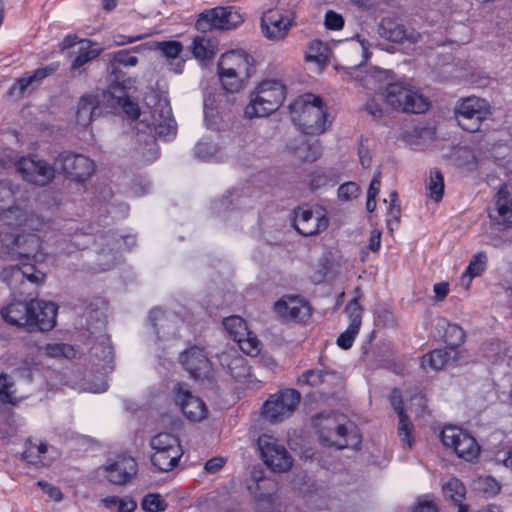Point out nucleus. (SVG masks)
<instances>
[{"mask_svg": "<svg viewBox=\"0 0 512 512\" xmlns=\"http://www.w3.org/2000/svg\"><path fill=\"white\" fill-rule=\"evenodd\" d=\"M147 127V134H139V140H143L136 148L139 161L143 163L153 162L158 158L159 149L155 137L169 138L176 134V124L172 116V109L164 99H159L148 113L144 112V118L140 123Z\"/></svg>", "mask_w": 512, "mask_h": 512, "instance_id": "f257e3e1", "label": "nucleus"}, {"mask_svg": "<svg viewBox=\"0 0 512 512\" xmlns=\"http://www.w3.org/2000/svg\"><path fill=\"white\" fill-rule=\"evenodd\" d=\"M292 121L306 135L324 133L331 122L323 100L314 94H304L289 106Z\"/></svg>", "mask_w": 512, "mask_h": 512, "instance_id": "f03ea898", "label": "nucleus"}, {"mask_svg": "<svg viewBox=\"0 0 512 512\" xmlns=\"http://www.w3.org/2000/svg\"><path fill=\"white\" fill-rule=\"evenodd\" d=\"M315 426L318 429L319 439L325 446L356 449L361 443L356 427L347 421L344 415L320 414L315 418Z\"/></svg>", "mask_w": 512, "mask_h": 512, "instance_id": "7ed1b4c3", "label": "nucleus"}, {"mask_svg": "<svg viewBox=\"0 0 512 512\" xmlns=\"http://www.w3.org/2000/svg\"><path fill=\"white\" fill-rule=\"evenodd\" d=\"M286 98V86L279 80L261 81L249 95L245 116L249 119L265 117L276 111Z\"/></svg>", "mask_w": 512, "mask_h": 512, "instance_id": "20e7f679", "label": "nucleus"}, {"mask_svg": "<svg viewBox=\"0 0 512 512\" xmlns=\"http://www.w3.org/2000/svg\"><path fill=\"white\" fill-rule=\"evenodd\" d=\"M295 4L290 0H278L261 18L263 35L272 41L284 39L294 25Z\"/></svg>", "mask_w": 512, "mask_h": 512, "instance_id": "39448f33", "label": "nucleus"}, {"mask_svg": "<svg viewBox=\"0 0 512 512\" xmlns=\"http://www.w3.org/2000/svg\"><path fill=\"white\" fill-rule=\"evenodd\" d=\"M152 454L151 463L161 472H169L176 468L183 455L179 439L171 433H159L150 440Z\"/></svg>", "mask_w": 512, "mask_h": 512, "instance_id": "423d86ee", "label": "nucleus"}, {"mask_svg": "<svg viewBox=\"0 0 512 512\" xmlns=\"http://www.w3.org/2000/svg\"><path fill=\"white\" fill-rule=\"evenodd\" d=\"M385 100L391 107L407 113L420 114L428 110L430 102L417 89L403 82L389 84Z\"/></svg>", "mask_w": 512, "mask_h": 512, "instance_id": "0eeeda50", "label": "nucleus"}, {"mask_svg": "<svg viewBox=\"0 0 512 512\" xmlns=\"http://www.w3.org/2000/svg\"><path fill=\"white\" fill-rule=\"evenodd\" d=\"M261 459L273 472H287L293 465V458L275 437L263 434L257 441Z\"/></svg>", "mask_w": 512, "mask_h": 512, "instance_id": "6e6552de", "label": "nucleus"}, {"mask_svg": "<svg viewBox=\"0 0 512 512\" xmlns=\"http://www.w3.org/2000/svg\"><path fill=\"white\" fill-rule=\"evenodd\" d=\"M455 113L459 126L473 133L480 129L482 121L487 119L490 111L486 100L468 97L457 104Z\"/></svg>", "mask_w": 512, "mask_h": 512, "instance_id": "1a4fd4ad", "label": "nucleus"}, {"mask_svg": "<svg viewBox=\"0 0 512 512\" xmlns=\"http://www.w3.org/2000/svg\"><path fill=\"white\" fill-rule=\"evenodd\" d=\"M243 22V17L234 7H216L203 12L196 22L201 32L213 29L230 30Z\"/></svg>", "mask_w": 512, "mask_h": 512, "instance_id": "9d476101", "label": "nucleus"}, {"mask_svg": "<svg viewBox=\"0 0 512 512\" xmlns=\"http://www.w3.org/2000/svg\"><path fill=\"white\" fill-rule=\"evenodd\" d=\"M300 401V394L287 389L271 396L263 405V414L271 422H281L290 417Z\"/></svg>", "mask_w": 512, "mask_h": 512, "instance_id": "9b49d317", "label": "nucleus"}, {"mask_svg": "<svg viewBox=\"0 0 512 512\" xmlns=\"http://www.w3.org/2000/svg\"><path fill=\"white\" fill-rule=\"evenodd\" d=\"M329 220L321 208L299 207L293 225L304 236L316 235L328 227Z\"/></svg>", "mask_w": 512, "mask_h": 512, "instance_id": "f8f14e48", "label": "nucleus"}, {"mask_svg": "<svg viewBox=\"0 0 512 512\" xmlns=\"http://www.w3.org/2000/svg\"><path fill=\"white\" fill-rule=\"evenodd\" d=\"M175 402L183 415L190 421L199 422L208 415L204 401L188 389L187 385L178 383L174 387Z\"/></svg>", "mask_w": 512, "mask_h": 512, "instance_id": "ddd939ff", "label": "nucleus"}, {"mask_svg": "<svg viewBox=\"0 0 512 512\" xmlns=\"http://www.w3.org/2000/svg\"><path fill=\"white\" fill-rule=\"evenodd\" d=\"M16 166L23 179L35 185L45 186L54 178V168L43 160L22 157Z\"/></svg>", "mask_w": 512, "mask_h": 512, "instance_id": "4468645a", "label": "nucleus"}, {"mask_svg": "<svg viewBox=\"0 0 512 512\" xmlns=\"http://www.w3.org/2000/svg\"><path fill=\"white\" fill-rule=\"evenodd\" d=\"M56 164L73 180L81 182L87 180L94 172V163L82 154L63 152L59 154Z\"/></svg>", "mask_w": 512, "mask_h": 512, "instance_id": "2eb2a0df", "label": "nucleus"}, {"mask_svg": "<svg viewBox=\"0 0 512 512\" xmlns=\"http://www.w3.org/2000/svg\"><path fill=\"white\" fill-rule=\"evenodd\" d=\"M103 469L110 483L124 486L136 476L137 463L130 456L118 455L115 459H109Z\"/></svg>", "mask_w": 512, "mask_h": 512, "instance_id": "dca6fc26", "label": "nucleus"}, {"mask_svg": "<svg viewBox=\"0 0 512 512\" xmlns=\"http://www.w3.org/2000/svg\"><path fill=\"white\" fill-rule=\"evenodd\" d=\"M182 367L195 379L208 378L211 374V363L203 348L191 346L179 355Z\"/></svg>", "mask_w": 512, "mask_h": 512, "instance_id": "f3484780", "label": "nucleus"}, {"mask_svg": "<svg viewBox=\"0 0 512 512\" xmlns=\"http://www.w3.org/2000/svg\"><path fill=\"white\" fill-rule=\"evenodd\" d=\"M355 294V297L350 300L345 307V312L350 320V324L337 339V344L343 349L352 347L362 323V307L359 304L361 297L360 288L355 289Z\"/></svg>", "mask_w": 512, "mask_h": 512, "instance_id": "a211bd4d", "label": "nucleus"}, {"mask_svg": "<svg viewBox=\"0 0 512 512\" xmlns=\"http://www.w3.org/2000/svg\"><path fill=\"white\" fill-rule=\"evenodd\" d=\"M218 67L225 72H236L240 77L250 78L255 71V60L243 50H231L222 54Z\"/></svg>", "mask_w": 512, "mask_h": 512, "instance_id": "6ab92c4d", "label": "nucleus"}, {"mask_svg": "<svg viewBox=\"0 0 512 512\" xmlns=\"http://www.w3.org/2000/svg\"><path fill=\"white\" fill-rule=\"evenodd\" d=\"M1 279L11 288H17L25 280L38 284L44 281L45 274L37 270L34 265L22 263L5 267L1 272Z\"/></svg>", "mask_w": 512, "mask_h": 512, "instance_id": "aec40b11", "label": "nucleus"}, {"mask_svg": "<svg viewBox=\"0 0 512 512\" xmlns=\"http://www.w3.org/2000/svg\"><path fill=\"white\" fill-rule=\"evenodd\" d=\"M134 84V79L129 78L120 81L116 78L109 86V93L115 104L119 105L123 112L133 120L137 119L141 114L138 104L127 95V90L133 88Z\"/></svg>", "mask_w": 512, "mask_h": 512, "instance_id": "412c9836", "label": "nucleus"}, {"mask_svg": "<svg viewBox=\"0 0 512 512\" xmlns=\"http://www.w3.org/2000/svg\"><path fill=\"white\" fill-rule=\"evenodd\" d=\"M6 224L13 227H19L31 231H45L49 228L50 222L32 211L22 207H15L8 213H5Z\"/></svg>", "mask_w": 512, "mask_h": 512, "instance_id": "4be33fe9", "label": "nucleus"}, {"mask_svg": "<svg viewBox=\"0 0 512 512\" xmlns=\"http://www.w3.org/2000/svg\"><path fill=\"white\" fill-rule=\"evenodd\" d=\"M275 313L283 319H304L310 315V306L298 296H283L274 304Z\"/></svg>", "mask_w": 512, "mask_h": 512, "instance_id": "5701e85b", "label": "nucleus"}, {"mask_svg": "<svg viewBox=\"0 0 512 512\" xmlns=\"http://www.w3.org/2000/svg\"><path fill=\"white\" fill-rule=\"evenodd\" d=\"M220 365L236 381H243L250 375L246 359L235 349H226L217 355Z\"/></svg>", "mask_w": 512, "mask_h": 512, "instance_id": "b1692460", "label": "nucleus"}, {"mask_svg": "<svg viewBox=\"0 0 512 512\" xmlns=\"http://www.w3.org/2000/svg\"><path fill=\"white\" fill-rule=\"evenodd\" d=\"M31 329L48 331L56 324L57 306L52 302L32 300Z\"/></svg>", "mask_w": 512, "mask_h": 512, "instance_id": "393cba45", "label": "nucleus"}, {"mask_svg": "<svg viewBox=\"0 0 512 512\" xmlns=\"http://www.w3.org/2000/svg\"><path fill=\"white\" fill-rule=\"evenodd\" d=\"M288 152L306 162H314L321 156V146L318 140L310 141L305 135H299L287 142Z\"/></svg>", "mask_w": 512, "mask_h": 512, "instance_id": "a878e982", "label": "nucleus"}, {"mask_svg": "<svg viewBox=\"0 0 512 512\" xmlns=\"http://www.w3.org/2000/svg\"><path fill=\"white\" fill-rule=\"evenodd\" d=\"M33 313L32 301H16L1 310L3 319L14 326L28 327L31 329V314Z\"/></svg>", "mask_w": 512, "mask_h": 512, "instance_id": "bb28decb", "label": "nucleus"}, {"mask_svg": "<svg viewBox=\"0 0 512 512\" xmlns=\"http://www.w3.org/2000/svg\"><path fill=\"white\" fill-rule=\"evenodd\" d=\"M489 216L498 225L510 226L512 224V199L506 187L499 189L495 196V207Z\"/></svg>", "mask_w": 512, "mask_h": 512, "instance_id": "cd10ccee", "label": "nucleus"}, {"mask_svg": "<svg viewBox=\"0 0 512 512\" xmlns=\"http://www.w3.org/2000/svg\"><path fill=\"white\" fill-rule=\"evenodd\" d=\"M149 318L159 338L176 336L179 321L174 314L167 315L161 309L154 308L150 311Z\"/></svg>", "mask_w": 512, "mask_h": 512, "instance_id": "c85d7f7f", "label": "nucleus"}, {"mask_svg": "<svg viewBox=\"0 0 512 512\" xmlns=\"http://www.w3.org/2000/svg\"><path fill=\"white\" fill-rule=\"evenodd\" d=\"M390 402L394 410L397 412L399 416V427H398V436L403 444L411 447V423L408 420V417L404 413L403 405H402V397L399 390L394 389L390 395Z\"/></svg>", "mask_w": 512, "mask_h": 512, "instance_id": "c756f323", "label": "nucleus"}, {"mask_svg": "<svg viewBox=\"0 0 512 512\" xmlns=\"http://www.w3.org/2000/svg\"><path fill=\"white\" fill-rule=\"evenodd\" d=\"M58 68H59L58 63H51L45 67L38 68L35 71H33L32 73L21 77L13 85V87L11 89L12 93L23 94L30 85H32L36 82H40L47 76L56 72L58 70Z\"/></svg>", "mask_w": 512, "mask_h": 512, "instance_id": "7c9ffc66", "label": "nucleus"}, {"mask_svg": "<svg viewBox=\"0 0 512 512\" xmlns=\"http://www.w3.org/2000/svg\"><path fill=\"white\" fill-rule=\"evenodd\" d=\"M339 379L334 371L325 369H311L305 371L300 377L299 382L305 383L311 387H317L325 383H332Z\"/></svg>", "mask_w": 512, "mask_h": 512, "instance_id": "2f4dec72", "label": "nucleus"}, {"mask_svg": "<svg viewBox=\"0 0 512 512\" xmlns=\"http://www.w3.org/2000/svg\"><path fill=\"white\" fill-rule=\"evenodd\" d=\"M76 53L77 55L71 63L72 71L80 69L86 63L98 57L101 49L94 47L93 43L89 40H80Z\"/></svg>", "mask_w": 512, "mask_h": 512, "instance_id": "473e14b6", "label": "nucleus"}, {"mask_svg": "<svg viewBox=\"0 0 512 512\" xmlns=\"http://www.w3.org/2000/svg\"><path fill=\"white\" fill-rule=\"evenodd\" d=\"M443 494L446 499L458 504V512L468 511L467 507L461 504L465 498L466 489L460 480L456 478L449 479L443 485Z\"/></svg>", "mask_w": 512, "mask_h": 512, "instance_id": "72a5a7b5", "label": "nucleus"}, {"mask_svg": "<svg viewBox=\"0 0 512 512\" xmlns=\"http://www.w3.org/2000/svg\"><path fill=\"white\" fill-rule=\"evenodd\" d=\"M97 99L94 96H83L77 107L76 120L83 127L89 125L95 116L97 109Z\"/></svg>", "mask_w": 512, "mask_h": 512, "instance_id": "f704fd0d", "label": "nucleus"}, {"mask_svg": "<svg viewBox=\"0 0 512 512\" xmlns=\"http://www.w3.org/2000/svg\"><path fill=\"white\" fill-rule=\"evenodd\" d=\"M450 350L435 349L430 353L425 354L421 360V366L425 371L428 370H440L450 360Z\"/></svg>", "mask_w": 512, "mask_h": 512, "instance_id": "c9c22d12", "label": "nucleus"}, {"mask_svg": "<svg viewBox=\"0 0 512 512\" xmlns=\"http://www.w3.org/2000/svg\"><path fill=\"white\" fill-rule=\"evenodd\" d=\"M338 182L336 170L332 168H321L315 170L309 179V186L312 190L320 189L326 186H334Z\"/></svg>", "mask_w": 512, "mask_h": 512, "instance_id": "e433bc0d", "label": "nucleus"}, {"mask_svg": "<svg viewBox=\"0 0 512 512\" xmlns=\"http://www.w3.org/2000/svg\"><path fill=\"white\" fill-rule=\"evenodd\" d=\"M305 59L307 62L323 66L326 64L328 59L327 45L320 40H313L309 42L305 52Z\"/></svg>", "mask_w": 512, "mask_h": 512, "instance_id": "4c0bfd02", "label": "nucleus"}, {"mask_svg": "<svg viewBox=\"0 0 512 512\" xmlns=\"http://www.w3.org/2000/svg\"><path fill=\"white\" fill-rule=\"evenodd\" d=\"M454 453L459 458H462L468 462H472L479 457L480 446L476 439L468 433L466 437H463L460 447L456 448Z\"/></svg>", "mask_w": 512, "mask_h": 512, "instance_id": "58836bf2", "label": "nucleus"}, {"mask_svg": "<svg viewBox=\"0 0 512 512\" xmlns=\"http://www.w3.org/2000/svg\"><path fill=\"white\" fill-rule=\"evenodd\" d=\"M468 432L462 430L456 426H446L443 428L440 434L443 445L447 448L456 451V448L460 447L463 437H466Z\"/></svg>", "mask_w": 512, "mask_h": 512, "instance_id": "ea45409f", "label": "nucleus"}, {"mask_svg": "<svg viewBox=\"0 0 512 512\" xmlns=\"http://www.w3.org/2000/svg\"><path fill=\"white\" fill-rule=\"evenodd\" d=\"M192 52L195 58L210 60L215 55V45L205 36H197L193 40Z\"/></svg>", "mask_w": 512, "mask_h": 512, "instance_id": "a19ab883", "label": "nucleus"}, {"mask_svg": "<svg viewBox=\"0 0 512 512\" xmlns=\"http://www.w3.org/2000/svg\"><path fill=\"white\" fill-rule=\"evenodd\" d=\"M220 82L223 88L230 93L238 92L241 90L245 82L249 79L247 77H240L236 72H225L218 68Z\"/></svg>", "mask_w": 512, "mask_h": 512, "instance_id": "79ce46f5", "label": "nucleus"}, {"mask_svg": "<svg viewBox=\"0 0 512 512\" xmlns=\"http://www.w3.org/2000/svg\"><path fill=\"white\" fill-rule=\"evenodd\" d=\"M223 325L234 341L242 336L248 335L246 322L240 316H229L224 318Z\"/></svg>", "mask_w": 512, "mask_h": 512, "instance_id": "37998d69", "label": "nucleus"}, {"mask_svg": "<svg viewBox=\"0 0 512 512\" xmlns=\"http://www.w3.org/2000/svg\"><path fill=\"white\" fill-rule=\"evenodd\" d=\"M444 340L449 350L455 352V348L464 343L465 332L459 325L449 323L445 329Z\"/></svg>", "mask_w": 512, "mask_h": 512, "instance_id": "c03bdc74", "label": "nucleus"}, {"mask_svg": "<svg viewBox=\"0 0 512 512\" xmlns=\"http://www.w3.org/2000/svg\"><path fill=\"white\" fill-rule=\"evenodd\" d=\"M487 264V256L484 252H479L473 256L469 265L467 266L465 272L463 273V278H468L470 281L474 277L480 275L486 268Z\"/></svg>", "mask_w": 512, "mask_h": 512, "instance_id": "a18cd8bd", "label": "nucleus"}, {"mask_svg": "<svg viewBox=\"0 0 512 512\" xmlns=\"http://www.w3.org/2000/svg\"><path fill=\"white\" fill-rule=\"evenodd\" d=\"M381 35L392 42H403L408 39L406 30L403 25L387 22L382 24Z\"/></svg>", "mask_w": 512, "mask_h": 512, "instance_id": "49530a36", "label": "nucleus"}, {"mask_svg": "<svg viewBox=\"0 0 512 512\" xmlns=\"http://www.w3.org/2000/svg\"><path fill=\"white\" fill-rule=\"evenodd\" d=\"M429 196L435 201H440L444 193V178L442 173L434 169L430 172V179L428 184Z\"/></svg>", "mask_w": 512, "mask_h": 512, "instance_id": "de8ad7c7", "label": "nucleus"}, {"mask_svg": "<svg viewBox=\"0 0 512 512\" xmlns=\"http://www.w3.org/2000/svg\"><path fill=\"white\" fill-rule=\"evenodd\" d=\"M235 342L238 343L239 348L247 355L257 356L261 350V342L257 339L256 335L248 330V335L242 336Z\"/></svg>", "mask_w": 512, "mask_h": 512, "instance_id": "09e8293b", "label": "nucleus"}, {"mask_svg": "<svg viewBox=\"0 0 512 512\" xmlns=\"http://www.w3.org/2000/svg\"><path fill=\"white\" fill-rule=\"evenodd\" d=\"M14 203V193L12 189L0 183V215L2 220L6 223L5 213H8L10 210L15 207H20L19 205H12Z\"/></svg>", "mask_w": 512, "mask_h": 512, "instance_id": "8fccbe9b", "label": "nucleus"}, {"mask_svg": "<svg viewBox=\"0 0 512 512\" xmlns=\"http://www.w3.org/2000/svg\"><path fill=\"white\" fill-rule=\"evenodd\" d=\"M141 506L146 512H163L167 508V503L160 494L151 493L143 498Z\"/></svg>", "mask_w": 512, "mask_h": 512, "instance_id": "3c124183", "label": "nucleus"}, {"mask_svg": "<svg viewBox=\"0 0 512 512\" xmlns=\"http://www.w3.org/2000/svg\"><path fill=\"white\" fill-rule=\"evenodd\" d=\"M219 148L211 142H198L195 146V154L201 160H220Z\"/></svg>", "mask_w": 512, "mask_h": 512, "instance_id": "603ef678", "label": "nucleus"}, {"mask_svg": "<svg viewBox=\"0 0 512 512\" xmlns=\"http://www.w3.org/2000/svg\"><path fill=\"white\" fill-rule=\"evenodd\" d=\"M155 47L162 53L163 56L170 60H176L183 49L182 44L174 40L157 42Z\"/></svg>", "mask_w": 512, "mask_h": 512, "instance_id": "864d4df0", "label": "nucleus"}, {"mask_svg": "<svg viewBox=\"0 0 512 512\" xmlns=\"http://www.w3.org/2000/svg\"><path fill=\"white\" fill-rule=\"evenodd\" d=\"M45 353L50 357H66L72 358L75 355V351L72 346L61 343H49L45 346Z\"/></svg>", "mask_w": 512, "mask_h": 512, "instance_id": "5fc2aeb1", "label": "nucleus"}, {"mask_svg": "<svg viewBox=\"0 0 512 512\" xmlns=\"http://www.w3.org/2000/svg\"><path fill=\"white\" fill-rule=\"evenodd\" d=\"M397 200V193L394 191L390 194L391 205L388 211L387 227L392 231L394 227L398 226L400 218V207L395 204Z\"/></svg>", "mask_w": 512, "mask_h": 512, "instance_id": "6e6d98bb", "label": "nucleus"}, {"mask_svg": "<svg viewBox=\"0 0 512 512\" xmlns=\"http://www.w3.org/2000/svg\"><path fill=\"white\" fill-rule=\"evenodd\" d=\"M138 63V58L134 55H132L127 50H121L118 51L113 55L112 58V66L115 67L116 65H122L125 67H134Z\"/></svg>", "mask_w": 512, "mask_h": 512, "instance_id": "4d7b16f0", "label": "nucleus"}, {"mask_svg": "<svg viewBox=\"0 0 512 512\" xmlns=\"http://www.w3.org/2000/svg\"><path fill=\"white\" fill-rule=\"evenodd\" d=\"M360 188L355 182H346L338 188V197L344 201H350L358 197Z\"/></svg>", "mask_w": 512, "mask_h": 512, "instance_id": "13d9d810", "label": "nucleus"}, {"mask_svg": "<svg viewBox=\"0 0 512 512\" xmlns=\"http://www.w3.org/2000/svg\"><path fill=\"white\" fill-rule=\"evenodd\" d=\"M24 242H29V247L24 254L26 257L35 255L39 251L40 239L36 235L32 234L29 235L27 238H25L24 236H17L15 239V243L18 246L22 245Z\"/></svg>", "mask_w": 512, "mask_h": 512, "instance_id": "bf43d9fd", "label": "nucleus"}, {"mask_svg": "<svg viewBox=\"0 0 512 512\" xmlns=\"http://www.w3.org/2000/svg\"><path fill=\"white\" fill-rule=\"evenodd\" d=\"M325 27L329 30H340L344 26V19L342 15L329 10L325 14Z\"/></svg>", "mask_w": 512, "mask_h": 512, "instance_id": "052dcab7", "label": "nucleus"}, {"mask_svg": "<svg viewBox=\"0 0 512 512\" xmlns=\"http://www.w3.org/2000/svg\"><path fill=\"white\" fill-rule=\"evenodd\" d=\"M36 485L42 489V491L48 495V497L55 501L60 502L63 499V494L60 489L56 486H53L46 481L39 480Z\"/></svg>", "mask_w": 512, "mask_h": 512, "instance_id": "680f3d73", "label": "nucleus"}, {"mask_svg": "<svg viewBox=\"0 0 512 512\" xmlns=\"http://www.w3.org/2000/svg\"><path fill=\"white\" fill-rule=\"evenodd\" d=\"M414 512H438V507L430 496H424L416 503Z\"/></svg>", "mask_w": 512, "mask_h": 512, "instance_id": "e2e57ef3", "label": "nucleus"}, {"mask_svg": "<svg viewBox=\"0 0 512 512\" xmlns=\"http://www.w3.org/2000/svg\"><path fill=\"white\" fill-rule=\"evenodd\" d=\"M11 383L7 375H0V401L2 403H12V394L10 392Z\"/></svg>", "mask_w": 512, "mask_h": 512, "instance_id": "0e129e2a", "label": "nucleus"}, {"mask_svg": "<svg viewBox=\"0 0 512 512\" xmlns=\"http://www.w3.org/2000/svg\"><path fill=\"white\" fill-rule=\"evenodd\" d=\"M22 457L30 464L41 463L39 456H37L36 443H33L31 440L27 441L26 449L23 452Z\"/></svg>", "mask_w": 512, "mask_h": 512, "instance_id": "69168bd1", "label": "nucleus"}, {"mask_svg": "<svg viewBox=\"0 0 512 512\" xmlns=\"http://www.w3.org/2000/svg\"><path fill=\"white\" fill-rule=\"evenodd\" d=\"M149 34H139V35H133V36H126V35H123V34H116L114 37H113V40H114V43L116 45H125V44H129V43H133V42H136V41H139V40H142L146 37H148Z\"/></svg>", "mask_w": 512, "mask_h": 512, "instance_id": "338daca9", "label": "nucleus"}, {"mask_svg": "<svg viewBox=\"0 0 512 512\" xmlns=\"http://www.w3.org/2000/svg\"><path fill=\"white\" fill-rule=\"evenodd\" d=\"M136 507L137 503L132 498H120V502L118 504V512H133Z\"/></svg>", "mask_w": 512, "mask_h": 512, "instance_id": "774afa93", "label": "nucleus"}]
</instances>
